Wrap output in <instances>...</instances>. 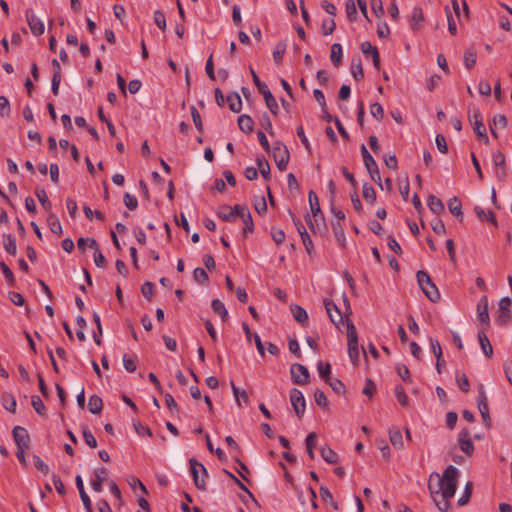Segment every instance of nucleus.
Listing matches in <instances>:
<instances>
[{"mask_svg": "<svg viewBox=\"0 0 512 512\" xmlns=\"http://www.w3.org/2000/svg\"><path fill=\"white\" fill-rule=\"evenodd\" d=\"M456 381H457L458 387L461 391H463V392L469 391V380L464 373H457Z\"/></svg>", "mask_w": 512, "mask_h": 512, "instance_id": "052dcab7", "label": "nucleus"}, {"mask_svg": "<svg viewBox=\"0 0 512 512\" xmlns=\"http://www.w3.org/2000/svg\"><path fill=\"white\" fill-rule=\"evenodd\" d=\"M428 207L435 214H441L445 209L443 202L434 195L428 197Z\"/></svg>", "mask_w": 512, "mask_h": 512, "instance_id": "c85d7f7f", "label": "nucleus"}, {"mask_svg": "<svg viewBox=\"0 0 512 512\" xmlns=\"http://www.w3.org/2000/svg\"><path fill=\"white\" fill-rule=\"evenodd\" d=\"M0 269L3 272V274L7 280V283L10 286H14V284H15L14 274L11 271V269L8 267V265L2 261V262H0Z\"/></svg>", "mask_w": 512, "mask_h": 512, "instance_id": "13d9d810", "label": "nucleus"}, {"mask_svg": "<svg viewBox=\"0 0 512 512\" xmlns=\"http://www.w3.org/2000/svg\"><path fill=\"white\" fill-rule=\"evenodd\" d=\"M470 112L471 110L469 109V113ZM469 121L473 126V130L477 135L478 139L487 145L489 143V138L487 136L486 127L483 124L482 115L479 109H475L472 115L469 114Z\"/></svg>", "mask_w": 512, "mask_h": 512, "instance_id": "20e7f679", "label": "nucleus"}, {"mask_svg": "<svg viewBox=\"0 0 512 512\" xmlns=\"http://www.w3.org/2000/svg\"><path fill=\"white\" fill-rule=\"evenodd\" d=\"M370 113L374 118L380 121L384 116V109L380 103L376 102L370 106Z\"/></svg>", "mask_w": 512, "mask_h": 512, "instance_id": "69168bd1", "label": "nucleus"}, {"mask_svg": "<svg viewBox=\"0 0 512 512\" xmlns=\"http://www.w3.org/2000/svg\"><path fill=\"white\" fill-rule=\"evenodd\" d=\"M476 59H477L476 50L472 47L467 48L464 53V65H465L466 69L471 70L476 63Z\"/></svg>", "mask_w": 512, "mask_h": 512, "instance_id": "7c9ffc66", "label": "nucleus"}, {"mask_svg": "<svg viewBox=\"0 0 512 512\" xmlns=\"http://www.w3.org/2000/svg\"><path fill=\"white\" fill-rule=\"evenodd\" d=\"M457 475L458 470L452 465L444 470L442 476L438 473L430 475L428 488L440 512H446L450 507L449 501L454 497L456 491Z\"/></svg>", "mask_w": 512, "mask_h": 512, "instance_id": "f257e3e1", "label": "nucleus"}, {"mask_svg": "<svg viewBox=\"0 0 512 512\" xmlns=\"http://www.w3.org/2000/svg\"><path fill=\"white\" fill-rule=\"evenodd\" d=\"M31 405L40 416H46V407L38 395L31 397Z\"/></svg>", "mask_w": 512, "mask_h": 512, "instance_id": "a18cd8bd", "label": "nucleus"}, {"mask_svg": "<svg viewBox=\"0 0 512 512\" xmlns=\"http://www.w3.org/2000/svg\"><path fill=\"white\" fill-rule=\"evenodd\" d=\"M316 441L317 435L315 432L309 433L305 439L307 454L311 460L315 457L314 448L316 447Z\"/></svg>", "mask_w": 512, "mask_h": 512, "instance_id": "f704fd0d", "label": "nucleus"}, {"mask_svg": "<svg viewBox=\"0 0 512 512\" xmlns=\"http://www.w3.org/2000/svg\"><path fill=\"white\" fill-rule=\"evenodd\" d=\"M26 20L29 25L31 32L36 35H42L44 33L43 22L34 14L32 9L26 10Z\"/></svg>", "mask_w": 512, "mask_h": 512, "instance_id": "4468645a", "label": "nucleus"}, {"mask_svg": "<svg viewBox=\"0 0 512 512\" xmlns=\"http://www.w3.org/2000/svg\"><path fill=\"white\" fill-rule=\"evenodd\" d=\"M263 97H264L265 103H266L268 109L270 110V112L273 115H277L279 112V106H278L276 99L272 95V93L267 92V93H265V95Z\"/></svg>", "mask_w": 512, "mask_h": 512, "instance_id": "37998d69", "label": "nucleus"}, {"mask_svg": "<svg viewBox=\"0 0 512 512\" xmlns=\"http://www.w3.org/2000/svg\"><path fill=\"white\" fill-rule=\"evenodd\" d=\"M271 237L273 239V241L277 244V245H280L284 242L285 240V233L282 229H279V228H275L273 227L271 229Z\"/></svg>", "mask_w": 512, "mask_h": 512, "instance_id": "338daca9", "label": "nucleus"}, {"mask_svg": "<svg viewBox=\"0 0 512 512\" xmlns=\"http://www.w3.org/2000/svg\"><path fill=\"white\" fill-rule=\"evenodd\" d=\"M448 209L454 216L462 219V217H463L462 204H461V201L457 197H453V198L449 199Z\"/></svg>", "mask_w": 512, "mask_h": 512, "instance_id": "2f4dec72", "label": "nucleus"}, {"mask_svg": "<svg viewBox=\"0 0 512 512\" xmlns=\"http://www.w3.org/2000/svg\"><path fill=\"white\" fill-rule=\"evenodd\" d=\"M290 402L291 405L298 417H302L305 413V398L302 394V392L296 388H293L290 391Z\"/></svg>", "mask_w": 512, "mask_h": 512, "instance_id": "6e6552de", "label": "nucleus"}, {"mask_svg": "<svg viewBox=\"0 0 512 512\" xmlns=\"http://www.w3.org/2000/svg\"><path fill=\"white\" fill-rule=\"evenodd\" d=\"M389 438H390L391 444L396 449H403V447H404L403 437H402V433L399 428H397V427L390 428L389 429Z\"/></svg>", "mask_w": 512, "mask_h": 512, "instance_id": "412c9836", "label": "nucleus"}, {"mask_svg": "<svg viewBox=\"0 0 512 512\" xmlns=\"http://www.w3.org/2000/svg\"><path fill=\"white\" fill-rule=\"evenodd\" d=\"M289 151L282 142H275L273 144V158L274 160H289Z\"/></svg>", "mask_w": 512, "mask_h": 512, "instance_id": "6ab92c4d", "label": "nucleus"}, {"mask_svg": "<svg viewBox=\"0 0 512 512\" xmlns=\"http://www.w3.org/2000/svg\"><path fill=\"white\" fill-rule=\"evenodd\" d=\"M103 408V401L97 395H92L88 401V409L92 414H99Z\"/></svg>", "mask_w": 512, "mask_h": 512, "instance_id": "473e14b6", "label": "nucleus"}, {"mask_svg": "<svg viewBox=\"0 0 512 512\" xmlns=\"http://www.w3.org/2000/svg\"><path fill=\"white\" fill-rule=\"evenodd\" d=\"M12 435L17 445V449H29L30 436L24 427L15 426L12 430Z\"/></svg>", "mask_w": 512, "mask_h": 512, "instance_id": "9b49d317", "label": "nucleus"}, {"mask_svg": "<svg viewBox=\"0 0 512 512\" xmlns=\"http://www.w3.org/2000/svg\"><path fill=\"white\" fill-rule=\"evenodd\" d=\"M345 8L349 21H355L357 17V9L354 0H347Z\"/></svg>", "mask_w": 512, "mask_h": 512, "instance_id": "6e6d98bb", "label": "nucleus"}, {"mask_svg": "<svg viewBox=\"0 0 512 512\" xmlns=\"http://www.w3.org/2000/svg\"><path fill=\"white\" fill-rule=\"evenodd\" d=\"M75 482L85 509L88 512H91V501L89 499V496L85 492L82 477L80 475H77L75 478Z\"/></svg>", "mask_w": 512, "mask_h": 512, "instance_id": "a211bd4d", "label": "nucleus"}, {"mask_svg": "<svg viewBox=\"0 0 512 512\" xmlns=\"http://www.w3.org/2000/svg\"><path fill=\"white\" fill-rule=\"evenodd\" d=\"M3 246L6 252L10 255H15L17 252L16 240L12 234L3 235Z\"/></svg>", "mask_w": 512, "mask_h": 512, "instance_id": "a878e982", "label": "nucleus"}, {"mask_svg": "<svg viewBox=\"0 0 512 512\" xmlns=\"http://www.w3.org/2000/svg\"><path fill=\"white\" fill-rule=\"evenodd\" d=\"M286 48H287V44L284 41H280L276 44L275 49L273 51V59L277 64L281 63L283 56L285 54Z\"/></svg>", "mask_w": 512, "mask_h": 512, "instance_id": "c03bdc74", "label": "nucleus"}, {"mask_svg": "<svg viewBox=\"0 0 512 512\" xmlns=\"http://www.w3.org/2000/svg\"><path fill=\"white\" fill-rule=\"evenodd\" d=\"M351 74L356 81H360L364 77L362 63L359 56L354 57L351 60Z\"/></svg>", "mask_w": 512, "mask_h": 512, "instance_id": "4be33fe9", "label": "nucleus"}, {"mask_svg": "<svg viewBox=\"0 0 512 512\" xmlns=\"http://www.w3.org/2000/svg\"><path fill=\"white\" fill-rule=\"evenodd\" d=\"M230 385L238 406L241 407V400H243L244 403H248L249 398L247 392L245 390L240 391V389L236 387L233 381H231Z\"/></svg>", "mask_w": 512, "mask_h": 512, "instance_id": "a19ab883", "label": "nucleus"}, {"mask_svg": "<svg viewBox=\"0 0 512 512\" xmlns=\"http://www.w3.org/2000/svg\"><path fill=\"white\" fill-rule=\"evenodd\" d=\"M189 462L191 466V473L196 487L199 489H205V480L203 477H199L198 469L202 471L203 476H207L206 468L194 458L190 459Z\"/></svg>", "mask_w": 512, "mask_h": 512, "instance_id": "ddd939ff", "label": "nucleus"}, {"mask_svg": "<svg viewBox=\"0 0 512 512\" xmlns=\"http://www.w3.org/2000/svg\"><path fill=\"white\" fill-rule=\"evenodd\" d=\"M299 499H303V501L305 499H307L310 502V505H311L312 509L317 508V505H316V502H315L316 494H315V492L311 488H307L306 491L301 492L299 494Z\"/></svg>", "mask_w": 512, "mask_h": 512, "instance_id": "864d4df0", "label": "nucleus"}, {"mask_svg": "<svg viewBox=\"0 0 512 512\" xmlns=\"http://www.w3.org/2000/svg\"><path fill=\"white\" fill-rule=\"evenodd\" d=\"M417 282L425 294V296L432 302L436 303L440 300V292L436 285L433 283L429 274L423 270H420L416 274Z\"/></svg>", "mask_w": 512, "mask_h": 512, "instance_id": "f03ea898", "label": "nucleus"}, {"mask_svg": "<svg viewBox=\"0 0 512 512\" xmlns=\"http://www.w3.org/2000/svg\"><path fill=\"white\" fill-rule=\"evenodd\" d=\"M410 27L413 31H418L422 28L424 22V14L421 7H414L410 16Z\"/></svg>", "mask_w": 512, "mask_h": 512, "instance_id": "dca6fc26", "label": "nucleus"}, {"mask_svg": "<svg viewBox=\"0 0 512 512\" xmlns=\"http://www.w3.org/2000/svg\"><path fill=\"white\" fill-rule=\"evenodd\" d=\"M314 399L318 406H320L324 409L328 408L329 402H328V399H327L325 393L322 390L317 389L315 391Z\"/></svg>", "mask_w": 512, "mask_h": 512, "instance_id": "5fc2aeb1", "label": "nucleus"}, {"mask_svg": "<svg viewBox=\"0 0 512 512\" xmlns=\"http://www.w3.org/2000/svg\"><path fill=\"white\" fill-rule=\"evenodd\" d=\"M330 59L334 66L338 67L342 61V46L339 43H334L331 46Z\"/></svg>", "mask_w": 512, "mask_h": 512, "instance_id": "e433bc0d", "label": "nucleus"}, {"mask_svg": "<svg viewBox=\"0 0 512 512\" xmlns=\"http://www.w3.org/2000/svg\"><path fill=\"white\" fill-rule=\"evenodd\" d=\"M474 211L477 215V217L481 220V221H489L491 222L494 226H497V220L494 216V214L491 212V211H485L482 207L480 206H475L474 208Z\"/></svg>", "mask_w": 512, "mask_h": 512, "instance_id": "bb28decb", "label": "nucleus"}, {"mask_svg": "<svg viewBox=\"0 0 512 512\" xmlns=\"http://www.w3.org/2000/svg\"><path fill=\"white\" fill-rule=\"evenodd\" d=\"M250 72L252 75L253 82H254L255 86L257 87L259 93L262 94V96H264L265 93L270 92L268 86L264 82L260 81L258 75L255 73V71L252 68H250Z\"/></svg>", "mask_w": 512, "mask_h": 512, "instance_id": "8fccbe9b", "label": "nucleus"}, {"mask_svg": "<svg viewBox=\"0 0 512 512\" xmlns=\"http://www.w3.org/2000/svg\"><path fill=\"white\" fill-rule=\"evenodd\" d=\"M47 222L52 233L56 235L62 234V225L54 214L48 216Z\"/></svg>", "mask_w": 512, "mask_h": 512, "instance_id": "79ce46f5", "label": "nucleus"}, {"mask_svg": "<svg viewBox=\"0 0 512 512\" xmlns=\"http://www.w3.org/2000/svg\"><path fill=\"white\" fill-rule=\"evenodd\" d=\"M361 154L363 157L364 165L371 179L374 182H376L379 185V187L383 190V184L381 182V176L378 169V165L364 144L361 145Z\"/></svg>", "mask_w": 512, "mask_h": 512, "instance_id": "7ed1b4c3", "label": "nucleus"}, {"mask_svg": "<svg viewBox=\"0 0 512 512\" xmlns=\"http://www.w3.org/2000/svg\"><path fill=\"white\" fill-rule=\"evenodd\" d=\"M346 327H347L348 349H350L352 347H359L356 327L347 316H346Z\"/></svg>", "mask_w": 512, "mask_h": 512, "instance_id": "f3484780", "label": "nucleus"}, {"mask_svg": "<svg viewBox=\"0 0 512 512\" xmlns=\"http://www.w3.org/2000/svg\"><path fill=\"white\" fill-rule=\"evenodd\" d=\"M256 164H257V167H258L259 172L262 175V177L264 179H269L270 178V165L267 162V160L265 159V157L258 156L256 158Z\"/></svg>", "mask_w": 512, "mask_h": 512, "instance_id": "72a5a7b5", "label": "nucleus"}, {"mask_svg": "<svg viewBox=\"0 0 512 512\" xmlns=\"http://www.w3.org/2000/svg\"><path fill=\"white\" fill-rule=\"evenodd\" d=\"M211 306H212V309H213L214 313L218 314L223 321L227 320V318H228V311L225 308V305L223 304L222 301H220L219 299H214L212 301Z\"/></svg>", "mask_w": 512, "mask_h": 512, "instance_id": "ea45409f", "label": "nucleus"}, {"mask_svg": "<svg viewBox=\"0 0 512 512\" xmlns=\"http://www.w3.org/2000/svg\"><path fill=\"white\" fill-rule=\"evenodd\" d=\"M330 387L331 389L337 393V394H344L345 393V385L343 384V382L337 378H330V380H328L326 382Z\"/></svg>", "mask_w": 512, "mask_h": 512, "instance_id": "603ef678", "label": "nucleus"}, {"mask_svg": "<svg viewBox=\"0 0 512 512\" xmlns=\"http://www.w3.org/2000/svg\"><path fill=\"white\" fill-rule=\"evenodd\" d=\"M299 234H300V237H301V240L305 247L306 252L310 256H312L314 254V245L310 238V235L308 234V232L306 231V228L304 226H301L299 228Z\"/></svg>", "mask_w": 512, "mask_h": 512, "instance_id": "b1692460", "label": "nucleus"}, {"mask_svg": "<svg viewBox=\"0 0 512 512\" xmlns=\"http://www.w3.org/2000/svg\"><path fill=\"white\" fill-rule=\"evenodd\" d=\"M308 198H309L310 209H311L313 216L317 217L318 215H321L322 211L320 208L319 199L313 190L309 191Z\"/></svg>", "mask_w": 512, "mask_h": 512, "instance_id": "cd10ccee", "label": "nucleus"}, {"mask_svg": "<svg viewBox=\"0 0 512 512\" xmlns=\"http://www.w3.org/2000/svg\"><path fill=\"white\" fill-rule=\"evenodd\" d=\"M395 395H396V398L398 400V402L403 406V407H408L409 405V399H408V396L404 390V388L400 385L396 386L395 387Z\"/></svg>", "mask_w": 512, "mask_h": 512, "instance_id": "3c124183", "label": "nucleus"}, {"mask_svg": "<svg viewBox=\"0 0 512 512\" xmlns=\"http://www.w3.org/2000/svg\"><path fill=\"white\" fill-rule=\"evenodd\" d=\"M511 304L512 301L509 297H503L499 301L498 317L496 322L501 325H507L511 319Z\"/></svg>", "mask_w": 512, "mask_h": 512, "instance_id": "423d86ee", "label": "nucleus"}, {"mask_svg": "<svg viewBox=\"0 0 512 512\" xmlns=\"http://www.w3.org/2000/svg\"><path fill=\"white\" fill-rule=\"evenodd\" d=\"M78 248L81 251H85L86 246H89L90 248H96L97 242L94 238H79L77 241Z\"/></svg>", "mask_w": 512, "mask_h": 512, "instance_id": "e2e57ef3", "label": "nucleus"}, {"mask_svg": "<svg viewBox=\"0 0 512 512\" xmlns=\"http://www.w3.org/2000/svg\"><path fill=\"white\" fill-rule=\"evenodd\" d=\"M130 489L134 493L141 509L148 511L149 503L145 498V496L148 494V491L145 485L138 478L132 477L130 478Z\"/></svg>", "mask_w": 512, "mask_h": 512, "instance_id": "39448f33", "label": "nucleus"}, {"mask_svg": "<svg viewBox=\"0 0 512 512\" xmlns=\"http://www.w3.org/2000/svg\"><path fill=\"white\" fill-rule=\"evenodd\" d=\"M11 113L9 100L5 96H0V116L9 117Z\"/></svg>", "mask_w": 512, "mask_h": 512, "instance_id": "680f3d73", "label": "nucleus"}, {"mask_svg": "<svg viewBox=\"0 0 512 512\" xmlns=\"http://www.w3.org/2000/svg\"><path fill=\"white\" fill-rule=\"evenodd\" d=\"M335 28H336V23H335L334 19L330 18V19L323 20L322 25H321L323 35L327 36V35L332 34L333 31L335 30Z\"/></svg>", "mask_w": 512, "mask_h": 512, "instance_id": "4d7b16f0", "label": "nucleus"}, {"mask_svg": "<svg viewBox=\"0 0 512 512\" xmlns=\"http://www.w3.org/2000/svg\"><path fill=\"white\" fill-rule=\"evenodd\" d=\"M231 213H233V220L235 217L245 218L246 214H249L250 211L246 206L235 205L233 208L230 207Z\"/></svg>", "mask_w": 512, "mask_h": 512, "instance_id": "774afa93", "label": "nucleus"}, {"mask_svg": "<svg viewBox=\"0 0 512 512\" xmlns=\"http://www.w3.org/2000/svg\"><path fill=\"white\" fill-rule=\"evenodd\" d=\"M477 318L484 330L490 326L487 296H482L477 303Z\"/></svg>", "mask_w": 512, "mask_h": 512, "instance_id": "1a4fd4ad", "label": "nucleus"}, {"mask_svg": "<svg viewBox=\"0 0 512 512\" xmlns=\"http://www.w3.org/2000/svg\"><path fill=\"white\" fill-rule=\"evenodd\" d=\"M108 472L106 468L101 467L94 471V478L91 480V486L96 492L102 490V484L107 480Z\"/></svg>", "mask_w": 512, "mask_h": 512, "instance_id": "2eb2a0df", "label": "nucleus"}, {"mask_svg": "<svg viewBox=\"0 0 512 512\" xmlns=\"http://www.w3.org/2000/svg\"><path fill=\"white\" fill-rule=\"evenodd\" d=\"M320 495H321L322 500L325 503H329L330 504V508L331 509H333V510H338L339 509L337 503L333 500L332 494L330 493V491L328 489L322 487L320 489Z\"/></svg>", "mask_w": 512, "mask_h": 512, "instance_id": "09e8293b", "label": "nucleus"}, {"mask_svg": "<svg viewBox=\"0 0 512 512\" xmlns=\"http://www.w3.org/2000/svg\"><path fill=\"white\" fill-rule=\"evenodd\" d=\"M291 312L295 318V320L301 324H304L308 320V314L304 308L299 305H292Z\"/></svg>", "mask_w": 512, "mask_h": 512, "instance_id": "c9c22d12", "label": "nucleus"}, {"mask_svg": "<svg viewBox=\"0 0 512 512\" xmlns=\"http://www.w3.org/2000/svg\"><path fill=\"white\" fill-rule=\"evenodd\" d=\"M323 302L326 312L333 324L338 326L339 323H343L344 320L346 321L347 315L343 316L337 305L331 299L325 298Z\"/></svg>", "mask_w": 512, "mask_h": 512, "instance_id": "9d476101", "label": "nucleus"}, {"mask_svg": "<svg viewBox=\"0 0 512 512\" xmlns=\"http://www.w3.org/2000/svg\"><path fill=\"white\" fill-rule=\"evenodd\" d=\"M317 369H318V373H319L320 377H322L325 380V382H327L328 380H330V378H332L330 376L331 366L329 363H327L324 367L322 361H319L317 364Z\"/></svg>", "mask_w": 512, "mask_h": 512, "instance_id": "bf43d9fd", "label": "nucleus"}, {"mask_svg": "<svg viewBox=\"0 0 512 512\" xmlns=\"http://www.w3.org/2000/svg\"><path fill=\"white\" fill-rule=\"evenodd\" d=\"M193 278L195 281H197L198 283H201V284H208V282H209V277H208L207 272L201 267H197L194 269Z\"/></svg>", "mask_w": 512, "mask_h": 512, "instance_id": "de8ad7c7", "label": "nucleus"}, {"mask_svg": "<svg viewBox=\"0 0 512 512\" xmlns=\"http://www.w3.org/2000/svg\"><path fill=\"white\" fill-rule=\"evenodd\" d=\"M321 457L329 464L338 462V455L328 446H323L320 450Z\"/></svg>", "mask_w": 512, "mask_h": 512, "instance_id": "4c0bfd02", "label": "nucleus"}, {"mask_svg": "<svg viewBox=\"0 0 512 512\" xmlns=\"http://www.w3.org/2000/svg\"><path fill=\"white\" fill-rule=\"evenodd\" d=\"M228 106L232 112L238 113L242 109V100L238 93L234 92L227 96Z\"/></svg>", "mask_w": 512, "mask_h": 512, "instance_id": "393cba45", "label": "nucleus"}, {"mask_svg": "<svg viewBox=\"0 0 512 512\" xmlns=\"http://www.w3.org/2000/svg\"><path fill=\"white\" fill-rule=\"evenodd\" d=\"M362 193H363L364 199L367 202H369L370 204H374L376 202V192H375V189L371 185L365 183L363 185Z\"/></svg>", "mask_w": 512, "mask_h": 512, "instance_id": "49530a36", "label": "nucleus"}, {"mask_svg": "<svg viewBox=\"0 0 512 512\" xmlns=\"http://www.w3.org/2000/svg\"><path fill=\"white\" fill-rule=\"evenodd\" d=\"M190 111H191V116H192L193 122H194L197 130L199 132H203V125H202L200 113L198 112V110L196 109L195 106H191Z\"/></svg>", "mask_w": 512, "mask_h": 512, "instance_id": "0e129e2a", "label": "nucleus"}, {"mask_svg": "<svg viewBox=\"0 0 512 512\" xmlns=\"http://www.w3.org/2000/svg\"><path fill=\"white\" fill-rule=\"evenodd\" d=\"M478 340H479L481 349H482L483 353L485 354V356H487L488 358H491L493 355V347H492L484 329L482 331L478 332Z\"/></svg>", "mask_w": 512, "mask_h": 512, "instance_id": "aec40b11", "label": "nucleus"}, {"mask_svg": "<svg viewBox=\"0 0 512 512\" xmlns=\"http://www.w3.org/2000/svg\"><path fill=\"white\" fill-rule=\"evenodd\" d=\"M290 372L294 384L304 385L308 383L309 371L304 365L298 363L292 364Z\"/></svg>", "mask_w": 512, "mask_h": 512, "instance_id": "0eeeda50", "label": "nucleus"}, {"mask_svg": "<svg viewBox=\"0 0 512 512\" xmlns=\"http://www.w3.org/2000/svg\"><path fill=\"white\" fill-rule=\"evenodd\" d=\"M2 405L9 412L15 413L16 411V400L11 393L5 392L1 396Z\"/></svg>", "mask_w": 512, "mask_h": 512, "instance_id": "c756f323", "label": "nucleus"}, {"mask_svg": "<svg viewBox=\"0 0 512 512\" xmlns=\"http://www.w3.org/2000/svg\"><path fill=\"white\" fill-rule=\"evenodd\" d=\"M459 448L467 456H471L474 452V444L470 439V431L467 428L462 429L458 434Z\"/></svg>", "mask_w": 512, "mask_h": 512, "instance_id": "f8f14e48", "label": "nucleus"}, {"mask_svg": "<svg viewBox=\"0 0 512 512\" xmlns=\"http://www.w3.org/2000/svg\"><path fill=\"white\" fill-rule=\"evenodd\" d=\"M238 126L242 132L249 134L254 129V121L249 115L243 114L238 118Z\"/></svg>", "mask_w": 512, "mask_h": 512, "instance_id": "5701e85b", "label": "nucleus"}, {"mask_svg": "<svg viewBox=\"0 0 512 512\" xmlns=\"http://www.w3.org/2000/svg\"><path fill=\"white\" fill-rule=\"evenodd\" d=\"M35 195L38 198V200L41 203V205L43 206V208L46 211H50L51 208H52V205H51V202L48 199V196H47V193H46L45 189L36 187Z\"/></svg>", "mask_w": 512, "mask_h": 512, "instance_id": "58836bf2", "label": "nucleus"}]
</instances>
